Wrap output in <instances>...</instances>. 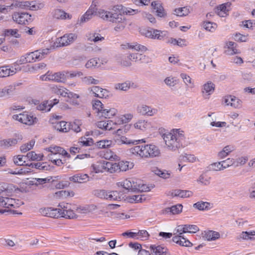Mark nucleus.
Segmentation results:
<instances>
[{
    "instance_id": "nucleus-1",
    "label": "nucleus",
    "mask_w": 255,
    "mask_h": 255,
    "mask_svg": "<svg viewBox=\"0 0 255 255\" xmlns=\"http://www.w3.org/2000/svg\"><path fill=\"white\" fill-rule=\"evenodd\" d=\"M128 152L130 156L142 158H153L160 154L159 148L153 144L136 145L129 148Z\"/></svg>"
},
{
    "instance_id": "nucleus-2",
    "label": "nucleus",
    "mask_w": 255,
    "mask_h": 255,
    "mask_svg": "<svg viewBox=\"0 0 255 255\" xmlns=\"http://www.w3.org/2000/svg\"><path fill=\"white\" fill-rule=\"evenodd\" d=\"M165 143L169 150L175 151L182 146L185 139L184 131L180 129H173L171 132L162 135Z\"/></svg>"
},
{
    "instance_id": "nucleus-3",
    "label": "nucleus",
    "mask_w": 255,
    "mask_h": 255,
    "mask_svg": "<svg viewBox=\"0 0 255 255\" xmlns=\"http://www.w3.org/2000/svg\"><path fill=\"white\" fill-rule=\"evenodd\" d=\"M114 8V6L112 7V11L111 12L103 9H99L98 15L105 20L113 23H119V25L115 26V29L116 31L122 30L124 29L126 25V19L123 16V12L115 11Z\"/></svg>"
},
{
    "instance_id": "nucleus-4",
    "label": "nucleus",
    "mask_w": 255,
    "mask_h": 255,
    "mask_svg": "<svg viewBox=\"0 0 255 255\" xmlns=\"http://www.w3.org/2000/svg\"><path fill=\"white\" fill-rule=\"evenodd\" d=\"M93 194L98 198L109 201L120 200L121 198V194L117 191L96 189L93 191Z\"/></svg>"
},
{
    "instance_id": "nucleus-5",
    "label": "nucleus",
    "mask_w": 255,
    "mask_h": 255,
    "mask_svg": "<svg viewBox=\"0 0 255 255\" xmlns=\"http://www.w3.org/2000/svg\"><path fill=\"white\" fill-rule=\"evenodd\" d=\"M12 119L27 126H32L38 122L37 118L28 112L14 115L12 116Z\"/></svg>"
},
{
    "instance_id": "nucleus-6",
    "label": "nucleus",
    "mask_w": 255,
    "mask_h": 255,
    "mask_svg": "<svg viewBox=\"0 0 255 255\" xmlns=\"http://www.w3.org/2000/svg\"><path fill=\"white\" fill-rule=\"evenodd\" d=\"M5 193L2 192L0 193V207L10 208H17L19 207L23 203L18 200L8 197H4Z\"/></svg>"
},
{
    "instance_id": "nucleus-7",
    "label": "nucleus",
    "mask_w": 255,
    "mask_h": 255,
    "mask_svg": "<svg viewBox=\"0 0 255 255\" xmlns=\"http://www.w3.org/2000/svg\"><path fill=\"white\" fill-rule=\"evenodd\" d=\"M136 111L137 113L140 115L147 117H153L157 114L158 110L157 109L151 106L144 104H141L137 107Z\"/></svg>"
},
{
    "instance_id": "nucleus-8",
    "label": "nucleus",
    "mask_w": 255,
    "mask_h": 255,
    "mask_svg": "<svg viewBox=\"0 0 255 255\" xmlns=\"http://www.w3.org/2000/svg\"><path fill=\"white\" fill-rule=\"evenodd\" d=\"M12 18L14 22L19 24H26L31 21V15L27 12H14Z\"/></svg>"
},
{
    "instance_id": "nucleus-9",
    "label": "nucleus",
    "mask_w": 255,
    "mask_h": 255,
    "mask_svg": "<svg viewBox=\"0 0 255 255\" xmlns=\"http://www.w3.org/2000/svg\"><path fill=\"white\" fill-rule=\"evenodd\" d=\"M77 38V35L75 33L65 34L63 36L58 38L56 43L57 46H65L73 43Z\"/></svg>"
},
{
    "instance_id": "nucleus-10",
    "label": "nucleus",
    "mask_w": 255,
    "mask_h": 255,
    "mask_svg": "<svg viewBox=\"0 0 255 255\" xmlns=\"http://www.w3.org/2000/svg\"><path fill=\"white\" fill-rule=\"evenodd\" d=\"M131 61L140 63H148L151 62V59L148 56L142 54L138 53H134L130 54L128 57Z\"/></svg>"
},
{
    "instance_id": "nucleus-11",
    "label": "nucleus",
    "mask_w": 255,
    "mask_h": 255,
    "mask_svg": "<svg viewBox=\"0 0 255 255\" xmlns=\"http://www.w3.org/2000/svg\"><path fill=\"white\" fill-rule=\"evenodd\" d=\"M39 212L43 216L54 218H58L61 215L57 208L52 207L42 208L39 209Z\"/></svg>"
},
{
    "instance_id": "nucleus-12",
    "label": "nucleus",
    "mask_w": 255,
    "mask_h": 255,
    "mask_svg": "<svg viewBox=\"0 0 255 255\" xmlns=\"http://www.w3.org/2000/svg\"><path fill=\"white\" fill-rule=\"evenodd\" d=\"M215 90V85L209 81L204 84L201 88L202 96L205 99H209L210 96L212 95Z\"/></svg>"
},
{
    "instance_id": "nucleus-13",
    "label": "nucleus",
    "mask_w": 255,
    "mask_h": 255,
    "mask_svg": "<svg viewBox=\"0 0 255 255\" xmlns=\"http://www.w3.org/2000/svg\"><path fill=\"white\" fill-rule=\"evenodd\" d=\"M137 180L132 179H127L123 181L118 183V186H122L124 189L128 191L136 192V183Z\"/></svg>"
},
{
    "instance_id": "nucleus-14",
    "label": "nucleus",
    "mask_w": 255,
    "mask_h": 255,
    "mask_svg": "<svg viewBox=\"0 0 255 255\" xmlns=\"http://www.w3.org/2000/svg\"><path fill=\"white\" fill-rule=\"evenodd\" d=\"M99 9L96 7V5H91L85 14L81 17V21L85 22L91 19L93 15H98Z\"/></svg>"
},
{
    "instance_id": "nucleus-15",
    "label": "nucleus",
    "mask_w": 255,
    "mask_h": 255,
    "mask_svg": "<svg viewBox=\"0 0 255 255\" xmlns=\"http://www.w3.org/2000/svg\"><path fill=\"white\" fill-rule=\"evenodd\" d=\"M231 3L228 2L218 6L216 8V12L220 17H225L231 9Z\"/></svg>"
},
{
    "instance_id": "nucleus-16",
    "label": "nucleus",
    "mask_w": 255,
    "mask_h": 255,
    "mask_svg": "<svg viewBox=\"0 0 255 255\" xmlns=\"http://www.w3.org/2000/svg\"><path fill=\"white\" fill-rule=\"evenodd\" d=\"M114 10L115 11H120L123 12V14H126L128 15H133L138 13L137 9H132L130 7H127L123 6L122 4H118L114 5Z\"/></svg>"
},
{
    "instance_id": "nucleus-17",
    "label": "nucleus",
    "mask_w": 255,
    "mask_h": 255,
    "mask_svg": "<svg viewBox=\"0 0 255 255\" xmlns=\"http://www.w3.org/2000/svg\"><path fill=\"white\" fill-rule=\"evenodd\" d=\"M117 121H101L98 122L97 123V127L101 129H104L105 130H111L116 129L117 128Z\"/></svg>"
},
{
    "instance_id": "nucleus-18",
    "label": "nucleus",
    "mask_w": 255,
    "mask_h": 255,
    "mask_svg": "<svg viewBox=\"0 0 255 255\" xmlns=\"http://www.w3.org/2000/svg\"><path fill=\"white\" fill-rule=\"evenodd\" d=\"M225 103L228 106L230 105L235 108L239 109L242 107V102L235 96H228L225 98Z\"/></svg>"
},
{
    "instance_id": "nucleus-19",
    "label": "nucleus",
    "mask_w": 255,
    "mask_h": 255,
    "mask_svg": "<svg viewBox=\"0 0 255 255\" xmlns=\"http://www.w3.org/2000/svg\"><path fill=\"white\" fill-rule=\"evenodd\" d=\"M69 180L74 183H85L90 181V177L87 174L78 173L69 177Z\"/></svg>"
},
{
    "instance_id": "nucleus-20",
    "label": "nucleus",
    "mask_w": 255,
    "mask_h": 255,
    "mask_svg": "<svg viewBox=\"0 0 255 255\" xmlns=\"http://www.w3.org/2000/svg\"><path fill=\"white\" fill-rule=\"evenodd\" d=\"M46 150L50 152V154H53L59 156L62 155L68 157H70V156L65 149L60 146L52 145L46 148Z\"/></svg>"
},
{
    "instance_id": "nucleus-21",
    "label": "nucleus",
    "mask_w": 255,
    "mask_h": 255,
    "mask_svg": "<svg viewBox=\"0 0 255 255\" xmlns=\"http://www.w3.org/2000/svg\"><path fill=\"white\" fill-rule=\"evenodd\" d=\"M172 241L181 246L190 247L192 245V243L183 236L175 235L172 238Z\"/></svg>"
},
{
    "instance_id": "nucleus-22",
    "label": "nucleus",
    "mask_w": 255,
    "mask_h": 255,
    "mask_svg": "<svg viewBox=\"0 0 255 255\" xmlns=\"http://www.w3.org/2000/svg\"><path fill=\"white\" fill-rule=\"evenodd\" d=\"M171 195L173 197H179L180 198H188L193 195V192L190 190L175 189L171 192Z\"/></svg>"
},
{
    "instance_id": "nucleus-23",
    "label": "nucleus",
    "mask_w": 255,
    "mask_h": 255,
    "mask_svg": "<svg viewBox=\"0 0 255 255\" xmlns=\"http://www.w3.org/2000/svg\"><path fill=\"white\" fill-rule=\"evenodd\" d=\"M116 142L118 144H134L136 145L140 142H145L144 139L139 140H129L125 136H121L119 139H117Z\"/></svg>"
},
{
    "instance_id": "nucleus-24",
    "label": "nucleus",
    "mask_w": 255,
    "mask_h": 255,
    "mask_svg": "<svg viewBox=\"0 0 255 255\" xmlns=\"http://www.w3.org/2000/svg\"><path fill=\"white\" fill-rule=\"evenodd\" d=\"M91 92L95 97L100 98H106L108 96V91L99 86H94L91 88Z\"/></svg>"
},
{
    "instance_id": "nucleus-25",
    "label": "nucleus",
    "mask_w": 255,
    "mask_h": 255,
    "mask_svg": "<svg viewBox=\"0 0 255 255\" xmlns=\"http://www.w3.org/2000/svg\"><path fill=\"white\" fill-rule=\"evenodd\" d=\"M53 16L56 19H71L72 15L66 13L64 10L57 9H55L52 12Z\"/></svg>"
},
{
    "instance_id": "nucleus-26",
    "label": "nucleus",
    "mask_w": 255,
    "mask_h": 255,
    "mask_svg": "<svg viewBox=\"0 0 255 255\" xmlns=\"http://www.w3.org/2000/svg\"><path fill=\"white\" fill-rule=\"evenodd\" d=\"M53 128L60 132H66L70 129V128L68 126V124L64 121H61L53 125Z\"/></svg>"
},
{
    "instance_id": "nucleus-27",
    "label": "nucleus",
    "mask_w": 255,
    "mask_h": 255,
    "mask_svg": "<svg viewBox=\"0 0 255 255\" xmlns=\"http://www.w3.org/2000/svg\"><path fill=\"white\" fill-rule=\"evenodd\" d=\"M15 73V69H11L9 66H4L0 67V77L3 78L11 76Z\"/></svg>"
},
{
    "instance_id": "nucleus-28",
    "label": "nucleus",
    "mask_w": 255,
    "mask_h": 255,
    "mask_svg": "<svg viewBox=\"0 0 255 255\" xmlns=\"http://www.w3.org/2000/svg\"><path fill=\"white\" fill-rule=\"evenodd\" d=\"M151 6L157 13V15L159 17H164L166 15L164 8L161 3L157 1H153L151 2Z\"/></svg>"
},
{
    "instance_id": "nucleus-29",
    "label": "nucleus",
    "mask_w": 255,
    "mask_h": 255,
    "mask_svg": "<svg viewBox=\"0 0 255 255\" xmlns=\"http://www.w3.org/2000/svg\"><path fill=\"white\" fill-rule=\"evenodd\" d=\"M122 46L124 49H132L138 51L144 52L147 50V48L145 46L139 44L137 43L134 44L127 43L126 44L122 45Z\"/></svg>"
},
{
    "instance_id": "nucleus-30",
    "label": "nucleus",
    "mask_w": 255,
    "mask_h": 255,
    "mask_svg": "<svg viewBox=\"0 0 255 255\" xmlns=\"http://www.w3.org/2000/svg\"><path fill=\"white\" fill-rule=\"evenodd\" d=\"M153 255H169L167 249L160 246L151 247Z\"/></svg>"
},
{
    "instance_id": "nucleus-31",
    "label": "nucleus",
    "mask_w": 255,
    "mask_h": 255,
    "mask_svg": "<svg viewBox=\"0 0 255 255\" xmlns=\"http://www.w3.org/2000/svg\"><path fill=\"white\" fill-rule=\"evenodd\" d=\"M105 170L113 173L119 172L118 165L116 162H105Z\"/></svg>"
},
{
    "instance_id": "nucleus-32",
    "label": "nucleus",
    "mask_w": 255,
    "mask_h": 255,
    "mask_svg": "<svg viewBox=\"0 0 255 255\" xmlns=\"http://www.w3.org/2000/svg\"><path fill=\"white\" fill-rule=\"evenodd\" d=\"M220 237V234L215 231H208L205 232L204 238L208 241H215Z\"/></svg>"
},
{
    "instance_id": "nucleus-33",
    "label": "nucleus",
    "mask_w": 255,
    "mask_h": 255,
    "mask_svg": "<svg viewBox=\"0 0 255 255\" xmlns=\"http://www.w3.org/2000/svg\"><path fill=\"white\" fill-rule=\"evenodd\" d=\"M117 113V110L115 108L110 109H104L101 114L100 115V116L104 117L105 118H111L112 117L116 115Z\"/></svg>"
},
{
    "instance_id": "nucleus-34",
    "label": "nucleus",
    "mask_w": 255,
    "mask_h": 255,
    "mask_svg": "<svg viewBox=\"0 0 255 255\" xmlns=\"http://www.w3.org/2000/svg\"><path fill=\"white\" fill-rule=\"evenodd\" d=\"M132 118L133 115L131 114H125L118 117L115 119V121H117V123H118L117 126L127 123L131 120Z\"/></svg>"
},
{
    "instance_id": "nucleus-35",
    "label": "nucleus",
    "mask_w": 255,
    "mask_h": 255,
    "mask_svg": "<svg viewBox=\"0 0 255 255\" xmlns=\"http://www.w3.org/2000/svg\"><path fill=\"white\" fill-rule=\"evenodd\" d=\"M52 90L54 93L62 96V97H66L67 96H68L67 93L69 90L63 87L54 86L52 88Z\"/></svg>"
},
{
    "instance_id": "nucleus-36",
    "label": "nucleus",
    "mask_w": 255,
    "mask_h": 255,
    "mask_svg": "<svg viewBox=\"0 0 255 255\" xmlns=\"http://www.w3.org/2000/svg\"><path fill=\"white\" fill-rule=\"evenodd\" d=\"M210 180L211 177L206 173H204L199 176L197 181L201 185L207 186L210 184Z\"/></svg>"
},
{
    "instance_id": "nucleus-37",
    "label": "nucleus",
    "mask_w": 255,
    "mask_h": 255,
    "mask_svg": "<svg viewBox=\"0 0 255 255\" xmlns=\"http://www.w3.org/2000/svg\"><path fill=\"white\" fill-rule=\"evenodd\" d=\"M65 71L54 73L55 81L63 83L67 79V74Z\"/></svg>"
},
{
    "instance_id": "nucleus-38",
    "label": "nucleus",
    "mask_w": 255,
    "mask_h": 255,
    "mask_svg": "<svg viewBox=\"0 0 255 255\" xmlns=\"http://www.w3.org/2000/svg\"><path fill=\"white\" fill-rule=\"evenodd\" d=\"M234 150L233 146L227 145L220 152L218 153V156L220 158L223 159L229 154L230 152Z\"/></svg>"
},
{
    "instance_id": "nucleus-39",
    "label": "nucleus",
    "mask_w": 255,
    "mask_h": 255,
    "mask_svg": "<svg viewBox=\"0 0 255 255\" xmlns=\"http://www.w3.org/2000/svg\"><path fill=\"white\" fill-rule=\"evenodd\" d=\"M36 109L43 113L48 112L50 111L51 106L49 105V101H45L38 105Z\"/></svg>"
},
{
    "instance_id": "nucleus-40",
    "label": "nucleus",
    "mask_w": 255,
    "mask_h": 255,
    "mask_svg": "<svg viewBox=\"0 0 255 255\" xmlns=\"http://www.w3.org/2000/svg\"><path fill=\"white\" fill-rule=\"evenodd\" d=\"M43 155L41 154H36L34 151L28 152L26 157L31 161H41L43 160Z\"/></svg>"
},
{
    "instance_id": "nucleus-41",
    "label": "nucleus",
    "mask_w": 255,
    "mask_h": 255,
    "mask_svg": "<svg viewBox=\"0 0 255 255\" xmlns=\"http://www.w3.org/2000/svg\"><path fill=\"white\" fill-rule=\"evenodd\" d=\"M236 45V43L234 42H228L227 43L228 50L226 51V53L228 55H234L238 53V50L235 48Z\"/></svg>"
},
{
    "instance_id": "nucleus-42",
    "label": "nucleus",
    "mask_w": 255,
    "mask_h": 255,
    "mask_svg": "<svg viewBox=\"0 0 255 255\" xmlns=\"http://www.w3.org/2000/svg\"><path fill=\"white\" fill-rule=\"evenodd\" d=\"M211 204L207 202L200 201L195 203L193 207L199 210H208L211 208Z\"/></svg>"
},
{
    "instance_id": "nucleus-43",
    "label": "nucleus",
    "mask_w": 255,
    "mask_h": 255,
    "mask_svg": "<svg viewBox=\"0 0 255 255\" xmlns=\"http://www.w3.org/2000/svg\"><path fill=\"white\" fill-rule=\"evenodd\" d=\"M78 143L80 145L83 146H91L94 144V140L91 137L82 136L80 138Z\"/></svg>"
},
{
    "instance_id": "nucleus-44",
    "label": "nucleus",
    "mask_w": 255,
    "mask_h": 255,
    "mask_svg": "<svg viewBox=\"0 0 255 255\" xmlns=\"http://www.w3.org/2000/svg\"><path fill=\"white\" fill-rule=\"evenodd\" d=\"M83 83L86 85H98L100 83V81L94 79L92 76H86L81 78Z\"/></svg>"
},
{
    "instance_id": "nucleus-45",
    "label": "nucleus",
    "mask_w": 255,
    "mask_h": 255,
    "mask_svg": "<svg viewBox=\"0 0 255 255\" xmlns=\"http://www.w3.org/2000/svg\"><path fill=\"white\" fill-rule=\"evenodd\" d=\"M190 11L187 7H179L174 10V14L178 16H184L187 15Z\"/></svg>"
},
{
    "instance_id": "nucleus-46",
    "label": "nucleus",
    "mask_w": 255,
    "mask_h": 255,
    "mask_svg": "<svg viewBox=\"0 0 255 255\" xmlns=\"http://www.w3.org/2000/svg\"><path fill=\"white\" fill-rule=\"evenodd\" d=\"M182 205L181 204H177L176 205L172 206L170 208L165 209L166 213H171L172 214H178L182 211Z\"/></svg>"
},
{
    "instance_id": "nucleus-47",
    "label": "nucleus",
    "mask_w": 255,
    "mask_h": 255,
    "mask_svg": "<svg viewBox=\"0 0 255 255\" xmlns=\"http://www.w3.org/2000/svg\"><path fill=\"white\" fill-rule=\"evenodd\" d=\"M133 84L129 81H127L124 83L117 84L115 85V88L116 89L126 91L128 90Z\"/></svg>"
},
{
    "instance_id": "nucleus-48",
    "label": "nucleus",
    "mask_w": 255,
    "mask_h": 255,
    "mask_svg": "<svg viewBox=\"0 0 255 255\" xmlns=\"http://www.w3.org/2000/svg\"><path fill=\"white\" fill-rule=\"evenodd\" d=\"M82 125V122L81 121L76 120L75 121L71 123H69L68 126L70 127V129L73 130L76 132H79L81 131L80 126Z\"/></svg>"
},
{
    "instance_id": "nucleus-49",
    "label": "nucleus",
    "mask_w": 255,
    "mask_h": 255,
    "mask_svg": "<svg viewBox=\"0 0 255 255\" xmlns=\"http://www.w3.org/2000/svg\"><path fill=\"white\" fill-rule=\"evenodd\" d=\"M58 208L57 209L60 211V214H61L60 215V217H61L63 214H64L66 211H67L69 209H70V204L67 203L62 202L60 203L58 205Z\"/></svg>"
},
{
    "instance_id": "nucleus-50",
    "label": "nucleus",
    "mask_w": 255,
    "mask_h": 255,
    "mask_svg": "<svg viewBox=\"0 0 255 255\" xmlns=\"http://www.w3.org/2000/svg\"><path fill=\"white\" fill-rule=\"evenodd\" d=\"M180 159L183 161L194 162L196 161L197 158L193 154L185 153L180 156Z\"/></svg>"
},
{
    "instance_id": "nucleus-51",
    "label": "nucleus",
    "mask_w": 255,
    "mask_h": 255,
    "mask_svg": "<svg viewBox=\"0 0 255 255\" xmlns=\"http://www.w3.org/2000/svg\"><path fill=\"white\" fill-rule=\"evenodd\" d=\"M35 144V141L31 140L28 143L24 144L20 146V151L21 152L25 153L31 149Z\"/></svg>"
},
{
    "instance_id": "nucleus-52",
    "label": "nucleus",
    "mask_w": 255,
    "mask_h": 255,
    "mask_svg": "<svg viewBox=\"0 0 255 255\" xmlns=\"http://www.w3.org/2000/svg\"><path fill=\"white\" fill-rule=\"evenodd\" d=\"M136 240H140L142 241H145L148 238V233L145 230H140L138 232H136Z\"/></svg>"
},
{
    "instance_id": "nucleus-53",
    "label": "nucleus",
    "mask_w": 255,
    "mask_h": 255,
    "mask_svg": "<svg viewBox=\"0 0 255 255\" xmlns=\"http://www.w3.org/2000/svg\"><path fill=\"white\" fill-rule=\"evenodd\" d=\"M203 26L206 30L213 32L217 28V24L210 21H206L203 23Z\"/></svg>"
},
{
    "instance_id": "nucleus-54",
    "label": "nucleus",
    "mask_w": 255,
    "mask_h": 255,
    "mask_svg": "<svg viewBox=\"0 0 255 255\" xmlns=\"http://www.w3.org/2000/svg\"><path fill=\"white\" fill-rule=\"evenodd\" d=\"M26 158V156L22 155H18L14 156L13 160L14 163L19 166L24 165L25 163V160L23 159Z\"/></svg>"
},
{
    "instance_id": "nucleus-55",
    "label": "nucleus",
    "mask_w": 255,
    "mask_h": 255,
    "mask_svg": "<svg viewBox=\"0 0 255 255\" xmlns=\"http://www.w3.org/2000/svg\"><path fill=\"white\" fill-rule=\"evenodd\" d=\"M184 230L183 231L186 233H195L198 232L199 229V228L194 225H184Z\"/></svg>"
},
{
    "instance_id": "nucleus-56",
    "label": "nucleus",
    "mask_w": 255,
    "mask_h": 255,
    "mask_svg": "<svg viewBox=\"0 0 255 255\" xmlns=\"http://www.w3.org/2000/svg\"><path fill=\"white\" fill-rule=\"evenodd\" d=\"M166 31H160L157 29L153 30V38L161 40L166 35Z\"/></svg>"
},
{
    "instance_id": "nucleus-57",
    "label": "nucleus",
    "mask_w": 255,
    "mask_h": 255,
    "mask_svg": "<svg viewBox=\"0 0 255 255\" xmlns=\"http://www.w3.org/2000/svg\"><path fill=\"white\" fill-rule=\"evenodd\" d=\"M112 144L111 140H102L97 142V146L99 148H105L110 147Z\"/></svg>"
},
{
    "instance_id": "nucleus-58",
    "label": "nucleus",
    "mask_w": 255,
    "mask_h": 255,
    "mask_svg": "<svg viewBox=\"0 0 255 255\" xmlns=\"http://www.w3.org/2000/svg\"><path fill=\"white\" fill-rule=\"evenodd\" d=\"M29 56L30 57V61L31 62H35L36 60H41V56H40V52L38 50L28 53Z\"/></svg>"
},
{
    "instance_id": "nucleus-59",
    "label": "nucleus",
    "mask_w": 255,
    "mask_h": 255,
    "mask_svg": "<svg viewBox=\"0 0 255 255\" xmlns=\"http://www.w3.org/2000/svg\"><path fill=\"white\" fill-rule=\"evenodd\" d=\"M105 162H104L103 163H99L96 164L92 165V167L95 173H100L106 171L105 170Z\"/></svg>"
},
{
    "instance_id": "nucleus-60",
    "label": "nucleus",
    "mask_w": 255,
    "mask_h": 255,
    "mask_svg": "<svg viewBox=\"0 0 255 255\" xmlns=\"http://www.w3.org/2000/svg\"><path fill=\"white\" fill-rule=\"evenodd\" d=\"M166 85L169 87H174L178 82V80L175 77H168L164 80Z\"/></svg>"
},
{
    "instance_id": "nucleus-61",
    "label": "nucleus",
    "mask_w": 255,
    "mask_h": 255,
    "mask_svg": "<svg viewBox=\"0 0 255 255\" xmlns=\"http://www.w3.org/2000/svg\"><path fill=\"white\" fill-rule=\"evenodd\" d=\"M5 36H11L15 38H18L20 35L18 33V30L16 29H5L4 31Z\"/></svg>"
},
{
    "instance_id": "nucleus-62",
    "label": "nucleus",
    "mask_w": 255,
    "mask_h": 255,
    "mask_svg": "<svg viewBox=\"0 0 255 255\" xmlns=\"http://www.w3.org/2000/svg\"><path fill=\"white\" fill-rule=\"evenodd\" d=\"M117 164L118 165L119 172L126 171L129 168L128 161H121L118 162Z\"/></svg>"
},
{
    "instance_id": "nucleus-63",
    "label": "nucleus",
    "mask_w": 255,
    "mask_h": 255,
    "mask_svg": "<svg viewBox=\"0 0 255 255\" xmlns=\"http://www.w3.org/2000/svg\"><path fill=\"white\" fill-rule=\"evenodd\" d=\"M154 172L155 174L164 179L169 178L171 174V173L167 171L161 170L158 169L155 170Z\"/></svg>"
},
{
    "instance_id": "nucleus-64",
    "label": "nucleus",
    "mask_w": 255,
    "mask_h": 255,
    "mask_svg": "<svg viewBox=\"0 0 255 255\" xmlns=\"http://www.w3.org/2000/svg\"><path fill=\"white\" fill-rule=\"evenodd\" d=\"M99 59L97 58H94L90 59L86 64L85 66L87 68H92L98 66Z\"/></svg>"
}]
</instances>
